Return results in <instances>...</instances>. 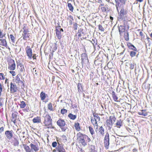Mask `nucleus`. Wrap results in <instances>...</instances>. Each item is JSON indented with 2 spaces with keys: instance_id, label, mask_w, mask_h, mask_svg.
Instances as JSON below:
<instances>
[{
  "instance_id": "4c0bfd02",
  "label": "nucleus",
  "mask_w": 152,
  "mask_h": 152,
  "mask_svg": "<svg viewBox=\"0 0 152 152\" xmlns=\"http://www.w3.org/2000/svg\"><path fill=\"white\" fill-rule=\"evenodd\" d=\"M129 33L128 32H127L126 35H125L124 36V38L125 39L126 41H128L129 40Z\"/></svg>"
},
{
  "instance_id": "a19ab883",
  "label": "nucleus",
  "mask_w": 152,
  "mask_h": 152,
  "mask_svg": "<svg viewBox=\"0 0 152 152\" xmlns=\"http://www.w3.org/2000/svg\"><path fill=\"white\" fill-rule=\"evenodd\" d=\"M5 78L3 74L2 73H0V79L1 80H4Z\"/></svg>"
},
{
  "instance_id": "8fccbe9b",
  "label": "nucleus",
  "mask_w": 152,
  "mask_h": 152,
  "mask_svg": "<svg viewBox=\"0 0 152 152\" xmlns=\"http://www.w3.org/2000/svg\"><path fill=\"white\" fill-rule=\"evenodd\" d=\"M91 122L93 124H94L96 122H97L94 119H91Z\"/></svg>"
},
{
  "instance_id": "09e8293b",
  "label": "nucleus",
  "mask_w": 152,
  "mask_h": 152,
  "mask_svg": "<svg viewBox=\"0 0 152 152\" xmlns=\"http://www.w3.org/2000/svg\"><path fill=\"white\" fill-rule=\"evenodd\" d=\"M134 66L133 64H130V69H132L134 68Z\"/></svg>"
},
{
  "instance_id": "473e14b6",
  "label": "nucleus",
  "mask_w": 152,
  "mask_h": 152,
  "mask_svg": "<svg viewBox=\"0 0 152 152\" xmlns=\"http://www.w3.org/2000/svg\"><path fill=\"white\" fill-rule=\"evenodd\" d=\"M48 109L50 110H53V107L52 106V104L50 103H49L48 106Z\"/></svg>"
},
{
  "instance_id": "052dcab7",
  "label": "nucleus",
  "mask_w": 152,
  "mask_h": 152,
  "mask_svg": "<svg viewBox=\"0 0 152 152\" xmlns=\"http://www.w3.org/2000/svg\"><path fill=\"white\" fill-rule=\"evenodd\" d=\"M150 36H151V37L152 38V33L151 34Z\"/></svg>"
},
{
  "instance_id": "f257e3e1",
  "label": "nucleus",
  "mask_w": 152,
  "mask_h": 152,
  "mask_svg": "<svg viewBox=\"0 0 152 152\" xmlns=\"http://www.w3.org/2000/svg\"><path fill=\"white\" fill-rule=\"evenodd\" d=\"M51 120V117L49 115H46L45 116L44 123L45 125L48 128H50L52 127Z\"/></svg>"
},
{
  "instance_id": "423d86ee",
  "label": "nucleus",
  "mask_w": 152,
  "mask_h": 152,
  "mask_svg": "<svg viewBox=\"0 0 152 152\" xmlns=\"http://www.w3.org/2000/svg\"><path fill=\"white\" fill-rule=\"evenodd\" d=\"M8 69L10 70H14L15 69V64L14 60H12L9 64Z\"/></svg>"
},
{
  "instance_id": "e2e57ef3",
  "label": "nucleus",
  "mask_w": 152,
  "mask_h": 152,
  "mask_svg": "<svg viewBox=\"0 0 152 152\" xmlns=\"http://www.w3.org/2000/svg\"><path fill=\"white\" fill-rule=\"evenodd\" d=\"M121 12H122V10H121Z\"/></svg>"
},
{
  "instance_id": "dca6fc26",
  "label": "nucleus",
  "mask_w": 152,
  "mask_h": 152,
  "mask_svg": "<svg viewBox=\"0 0 152 152\" xmlns=\"http://www.w3.org/2000/svg\"><path fill=\"white\" fill-rule=\"evenodd\" d=\"M56 36L58 37V38L60 39L61 38V33L60 31H59L58 30H57V29H56Z\"/></svg>"
},
{
  "instance_id": "603ef678",
  "label": "nucleus",
  "mask_w": 152,
  "mask_h": 152,
  "mask_svg": "<svg viewBox=\"0 0 152 152\" xmlns=\"http://www.w3.org/2000/svg\"><path fill=\"white\" fill-rule=\"evenodd\" d=\"M75 27H74V29L75 30H76L77 29V24L76 23H75Z\"/></svg>"
},
{
  "instance_id": "3c124183",
  "label": "nucleus",
  "mask_w": 152,
  "mask_h": 152,
  "mask_svg": "<svg viewBox=\"0 0 152 152\" xmlns=\"http://www.w3.org/2000/svg\"><path fill=\"white\" fill-rule=\"evenodd\" d=\"M4 128L3 127H1L0 128V133L1 132L4 131Z\"/></svg>"
},
{
  "instance_id": "bf43d9fd",
  "label": "nucleus",
  "mask_w": 152,
  "mask_h": 152,
  "mask_svg": "<svg viewBox=\"0 0 152 152\" xmlns=\"http://www.w3.org/2000/svg\"><path fill=\"white\" fill-rule=\"evenodd\" d=\"M110 18L111 20H113V18L111 16H110Z\"/></svg>"
},
{
  "instance_id": "a18cd8bd",
  "label": "nucleus",
  "mask_w": 152,
  "mask_h": 152,
  "mask_svg": "<svg viewBox=\"0 0 152 152\" xmlns=\"http://www.w3.org/2000/svg\"><path fill=\"white\" fill-rule=\"evenodd\" d=\"M10 73L13 76H15L16 75L15 72L13 71H10Z\"/></svg>"
},
{
  "instance_id": "c9c22d12",
  "label": "nucleus",
  "mask_w": 152,
  "mask_h": 152,
  "mask_svg": "<svg viewBox=\"0 0 152 152\" xmlns=\"http://www.w3.org/2000/svg\"><path fill=\"white\" fill-rule=\"evenodd\" d=\"M93 125H94V128H95L96 132H97V131L98 129L97 122H96L95 123L93 124Z\"/></svg>"
},
{
  "instance_id": "2f4dec72",
  "label": "nucleus",
  "mask_w": 152,
  "mask_h": 152,
  "mask_svg": "<svg viewBox=\"0 0 152 152\" xmlns=\"http://www.w3.org/2000/svg\"><path fill=\"white\" fill-rule=\"evenodd\" d=\"M10 38L11 39L12 41L13 42H15V37L12 34H10Z\"/></svg>"
},
{
  "instance_id": "72a5a7b5",
  "label": "nucleus",
  "mask_w": 152,
  "mask_h": 152,
  "mask_svg": "<svg viewBox=\"0 0 152 152\" xmlns=\"http://www.w3.org/2000/svg\"><path fill=\"white\" fill-rule=\"evenodd\" d=\"M80 143H81L82 145H83V146H85L86 145H87V143L85 142V140L81 141L80 142Z\"/></svg>"
},
{
  "instance_id": "bb28decb",
  "label": "nucleus",
  "mask_w": 152,
  "mask_h": 152,
  "mask_svg": "<svg viewBox=\"0 0 152 152\" xmlns=\"http://www.w3.org/2000/svg\"><path fill=\"white\" fill-rule=\"evenodd\" d=\"M121 124L122 123L120 120L117 121L116 123V126L118 128H120V127L121 126Z\"/></svg>"
},
{
  "instance_id": "ea45409f",
  "label": "nucleus",
  "mask_w": 152,
  "mask_h": 152,
  "mask_svg": "<svg viewBox=\"0 0 152 152\" xmlns=\"http://www.w3.org/2000/svg\"><path fill=\"white\" fill-rule=\"evenodd\" d=\"M99 30H100V31H104V28L102 27V25H99Z\"/></svg>"
},
{
  "instance_id": "680f3d73",
  "label": "nucleus",
  "mask_w": 152,
  "mask_h": 152,
  "mask_svg": "<svg viewBox=\"0 0 152 152\" xmlns=\"http://www.w3.org/2000/svg\"><path fill=\"white\" fill-rule=\"evenodd\" d=\"M121 12H122V10H121Z\"/></svg>"
},
{
  "instance_id": "393cba45",
  "label": "nucleus",
  "mask_w": 152,
  "mask_h": 152,
  "mask_svg": "<svg viewBox=\"0 0 152 152\" xmlns=\"http://www.w3.org/2000/svg\"><path fill=\"white\" fill-rule=\"evenodd\" d=\"M99 132L100 134L102 135H103L104 134V131L103 127L102 126H101L100 128L99 129Z\"/></svg>"
},
{
  "instance_id": "9b49d317",
  "label": "nucleus",
  "mask_w": 152,
  "mask_h": 152,
  "mask_svg": "<svg viewBox=\"0 0 152 152\" xmlns=\"http://www.w3.org/2000/svg\"><path fill=\"white\" fill-rule=\"evenodd\" d=\"M30 147L31 150H33L35 152L37 151L39 149L37 145H36L33 144H30Z\"/></svg>"
},
{
  "instance_id": "0eeeda50",
  "label": "nucleus",
  "mask_w": 152,
  "mask_h": 152,
  "mask_svg": "<svg viewBox=\"0 0 152 152\" xmlns=\"http://www.w3.org/2000/svg\"><path fill=\"white\" fill-rule=\"evenodd\" d=\"M116 120V118L114 117H110L109 119L107 120L106 122L107 123V125H112L115 122Z\"/></svg>"
},
{
  "instance_id": "39448f33",
  "label": "nucleus",
  "mask_w": 152,
  "mask_h": 152,
  "mask_svg": "<svg viewBox=\"0 0 152 152\" xmlns=\"http://www.w3.org/2000/svg\"><path fill=\"white\" fill-rule=\"evenodd\" d=\"M77 139L79 141V142L83 140L84 139H86V137H87L85 135H83L80 133H79L77 134Z\"/></svg>"
},
{
  "instance_id": "79ce46f5",
  "label": "nucleus",
  "mask_w": 152,
  "mask_h": 152,
  "mask_svg": "<svg viewBox=\"0 0 152 152\" xmlns=\"http://www.w3.org/2000/svg\"><path fill=\"white\" fill-rule=\"evenodd\" d=\"M67 112V110L65 109H62L61 110V113L62 114H65Z\"/></svg>"
},
{
  "instance_id": "f8f14e48",
  "label": "nucleus",
  "mask_w": 152,
  "mask_h": 152,
  "mask_svg": "<svg viewBox=\"0 0 152 152\" xmlns=\"http://www.w3.org/2000/svg\"><path fill=\"white\" fill-rule=\"evenodd\" d=\"M32 121L34 123H39L41 122V118L39 117H37L34 118L33 119Z\"/></svg>"
},
{
  "instance_id": "0e129e2a",
  "label": "nucleus",
  "mask_w": 152,
  "mask_h": 152,
  "mask_svg": "<svg viewBox=\"0 0 152 152\" xmlns=\"http://www.w3.org/2000/svg\"><path fill=\"white\" fill-rule=\"evenodd\" d=\"M147 38L148 39H149V38Z\"/></svg>"
},
{
  "instance_id": "a211bd4d",
  "label": "nucleus",
  "mask_w": 152,
  "mask_h": 152,
  "mask_svg": "<svg viewBox=\"0 0 152 152\" xmlns=\"http://www.w3.org/2000/svg\"><path fill=\"white\" fill-rule=\"evenodd\" d=\"M75 129L77 131H79L80 129V124L78 123H75Z\"/></svg>"
},
{
  "instance_id": "5701e85b",
  "label": "nucleus",
  "mask_w": 152,
  "mask_h": 152,
  "mask_svg": "<svg viewBox=\"0 0 152 152\" xmlns=\"http://www.w3.org/2000/svg\"><path fill=\"white\" fill-rule=\"evenodd\" d=\"M19 66L20 67L19 68V69L20 70V72H24L25 71V69L23 65L21 64H20L19 65Z\"/></svg>"
},
{
  "instance_id": "7c9ffc66",
  "label": "nucleus",
  "mask_w": 152,
  "mask_h": 152,
  "mask_svg": "<svg viewBox=\"0 0 152 152\" xmlns=\"http://www.w3.org/2000/svg\"><path fill=\"white\" fill-rule=\"evenodd\" d=\"M89 131L91 134L92 135H93L94 133V130L93 128L91 127V126L89 127Z\"/></svg>"
},
{
  "instance_id": "37998d69",
  "label": "nucleus",
  "mask_w": 152,
  "mask_h": 152,
  "mask_svg": "<svg viewBox=\"0 0 152 152\" xmlns=\"http://www.w3.org/2000/svg\"><path fill=\"white\" fill-rule=\"evenodd\" d=\"M5 35V34H2V32L0 30V38H3V37H4Z\"/></svg>"
},
{
  "instance_id": "1a4fd4ad",
  "label": "nucleus",
  "mask_w": 152,
  "mask_h": 152,
  "mask_svg": "<svg viewBox=\"0 0 152 152\" xmlns=\"http://www.w3.org/2000/svg\"><path fill=\"white\" fill-rule=\"evenodd\" d=\"M10 90L12 92H16L17 90V88L15 85L12 84V83L10 84Z\"/></svg>"
},
{
  "instance_id": "b1692460",
  "label": "nucleus",
  "mask_w": 152,
  "mask_h": 152,
  "mask_svg": "<svg viewBox=\"0 0 152 152\" xmlns=\"http://www.w3.org/2000/svg\"><path fill=\"white\" fill-rule=\"evenodd\" d=\"M68 116L72 120L75 119L76 118V116L75 115H73L71 113L69 114Z\"/></svg>"
},
{
  "instance_id": "7ed1b4c3",
  "label": "nucleus",
  "mask_w": 152,
  "mask_h": 152,
  "mask_svg": "<svg viewBox=\"0 0 152 152\" xmlns=\"http://www.w3.org/2000/svg\"><path fill=\"white\" fill-rule=\"evenodd\" d=\"M26 52L28 58L31 59L32 57V50L29 47L27 46L25 48Z\"/></svg>"
},
{
  "instance_id": "6e6d98bb",
  "label": "nucleus",
  "mask_w": 152,
  "mask_h": 152,
  "mask_svg": "<svg viewBox=\"0 0 152 152\" xmlns=\"http://www.w3.org/2000/svg\"><path fill=\"white\" fill-rule=\"evenodd\" d=\"M33 58V59H35V55L34 54L33 56L31 57V58Z\"/></svg>"
},
{
  "instance_id": "a878e982",
  "label": "nucleus",
  "mask_w": 152,
  "mask_h": 152,
  "mask_svg": "<svg viewBox=\"0 0 152 152\" xmlns=\"http://www.w3.org/2000/svg\"><path fill=\"white\" fill-rule=\"evenodd\" d=\"M68 6L69 10L72 12H73V7L72 4L70 3H68Z\"/></svg>"
},
{
  "instance_id": "2eb2a0df",
  "label": "nucleus",
  "mask_w": 152,
  "mask_h": 152,
  "mask_svg": "<svg viewBox=\"0 0 152 152\" xmlns=\"http://www.w3.org/2000/svg\"><path fill=\"white\" fill-rule=\"evenodd\" d=\"M1 41V45L5 47H6L7 45V41L5 39H0Z\"/></svg>"
},
{
  "instance_id": "c03bdc74",
  "label": "nucleus",
  "mask_w": 152,
  "mask_h": 152,
  "mask_svg": "<svg viewBox=\"0 0 152 152\" xmlns=\"http://www.w3.org/2000/svg\"><path fill=\"white\" fill-rule=\"evenodd\" d=\"M113 99L115 101H117V100L118 99V98L115 94H113Z\"/></svg>"
},
{
  "instance_id": "20e7f679",
  "label": "nucleus",
  "mask_w": 152,
  "mask_h": 152,
  "mask_svg": "<svg viewBox=\"0 0 152 152\" xmlns=\"http://www.w3.org/2000/svg\"><path fill=\"white\" fill-rule=\"evenodd\" d=\"M5 134L7 139H11L13 136V132L12 131H6L5 132Z\"/></svg>"
},
{
  "instance_id": "49530a36",
  "label": "nucleus",
  "mask_w": 152,
  "mask_h": 152,
  "mask_svg": "<svg viewBox=\"0 0 152 152\" xmlns=\"http://www.w3.org/2000/svg\"><path fill=\"white\" fill-rule=\"evenodd\" d=\"M57 143L56 142H53L52 144V146L54 147H55L57 146Z\"/></svg>"
},
{
  "instance_id": "6e6552de",
  "label": "nucleus",
  "mask_w": 152,
  "mask_h": 152,
  "mask_svg": "<svg viewBox=\"0 0 152 152\" xmlns=\"http://www.w3.org/2000/svg\"><path fill=\"white\" fill-rule=\"evenodd\" d=\"M20 75L18 74L15 77V83L18 85L22 84L23 82L21 81L20 80Z\"/></svg>"
},
{
  "instance_id": "f03ea898",
  "label": "nucleus",
  "mask_w": 152,
  "mask_h": 152,
  "mask_svg": "<svg viewBox=\"0 0 152 152\" xmlns=\"http://www.w3.org/2000/svg\"><path fill=\"white\" fill-rule=\"evenodd\" d=\"M57 123L58 125L61 128L62 131H64L66 130V128L64 127L65 125V122L64 120L60 119L58 121Z\"/></svg>"
},
{
  "instance_id": "5fc2aeb1",
  "label": "nucleus",
  "mask_w": 152,
  "mask_h": 152,
  "mask_svg": "<svg viewBox=\"0 0 152 152\" xmlns=\"http://www.w3.org/2000/svg\"><path fill=\"white\" fill-rule=\"evenodd\" d=\"M87 137V140L88 142H90L91 141V139H90V138L88 137V136Z\"/></svg>"
},
{
  "instance_id": "cd10ccee",
  "label": "nucleus",
  "mask_w": 152,
  "mask_h": 152,
  "mask_svg": "<svg viewBox=\"0 0 152 152\" xmlns=\"http://www.w3.org/2000/svg\"><path fill=\"white\" fill-rule=\"evenodd\" d=\"M28 34L26 32H24V34H23V37L24 39H26V38L28 37Z\"/></svg>"
},
{
  "instance_id": "58836bf2",
  "label": "nucleus",
  "mask_w": 152,
  "mask_h": 152,
  "mask_svg": "<svg viewBox=\"0 0 152 152\" xmlns=\"http://www.w3.org/2000/svg\"><path fill=\"white\" fill-rule=\"evenodd\" d=\"M78 89V91H81L82 90L81 88V85L80 83H78L77 85Z\"/></svg>"
},
{
  "instance_id": "ddd939ff",
  "label": "nucleus",
  "mask_w": 152,
  "mask_h": 152,
  "mask_svg": "<svg viewBox=\"0 0 152 152\" xmlns=\"http://www.w3.org/2000/svg\"><path fill=\"white\" fill-rule=\"evenodd\" d=\"M138 114L140 115H142L144 116H146L148 114L145 110H142L138 112Z\"/></svg>"
},
{
  "instance_id": "69168bd1",
  "label": "nucleus",
  "mask_w": 152,
  "mask_h": 152,
  "mask_svg": "<svg viewBox=\"0 0 152 152\" xmlns=\"http://www.w3.org/2000/svg\"><path fill=\"white\" fill-rule=\"evenodd\" d=\"M116 8H117V10H118V7H117Z\"/></svg>"
},
{
  "instance_id": "f704fd0d",
  "label": "nucleus",
  "mask_w": 152,
  "mask_h": 152,
  "mask_svg": "<svg viewBox=\"0 0 152 152\" xmlns=\"http://www.w3.org/2000/svg\"><path fill=\"white\" fill-rule=\"evenodd\" d=\"M104 140H109V134L108 133H107L105 135Z\"/></svg>"
},
{
  "instance_id": "4be33fe9",
  "label": "nucleus",
  "mask_w": 152,
  "mask_h": 152,
  "mask_svg": "<svg viewBox=\"0 0 152 152\" xmlns=\"http://www.w3.org/2000/svg\"><path fill=\"white\" fill-rule=\"evenodd\" d=\"M109 145V140H104V145L105 147L107 148H108Z\"/></svg>"
},
{
  "instance_id": "c756f323",
  "label": "nucleus",
  "mask_w": 152,
  "mask_h": 152,
  "mask_svg": "<svg viewBox=\"0 0 152 152\" xmlns=\"http://www.w3.org/2000/svg\"><path fill=\"white\" fill-rule=\"evenodd\" d=\"M58 150L59 152H65V149L62 147H59L58 149Z\"/></svg>"
},
{
  "instance_id": "13d9d810",
  "label": "nucleus",
  "mask_w": 152,
  "mask_h": 152,
  "mask_svg": "<svg viewBox=\"0 0 152 152\" xmlns=\"http://www.w3.org/2000/svg\"><path fill=\"white\" fill-rule=\"evenodd\" d=\"M140 34L141 36H142L143 35V33L142 32H140Z\"/></svg>"
},
{
  "instance_id": "e433bc0d",
  "label": "nucleus",
  "mask_w": 152,
  "mask_h": 152,
  "mask_svg": "<svg viewBox=\"0 0 152 152\" xmlns=\"http://www.w3.org/2000/svg\"><path fill=\"white\" fill-rule=\"evenodd\" d=\"M136 52L134 51H131L130 53V55L132 57L134 56L136 54Z\"/></svg>"
},
{
  "instance_id": "6ab92c4d",
  "label": "nucleus",
  "mask_w": 152,
  "mask_h": 152,
  "mask_svg": "<svg viewBox=\"0 0 152 152\" xmlns=\"http://www.w3.org/2000/svg\"><path fill=\"white\" fill-rule=\"evenodd\" d=\"M40 97L42 100H44L46 98V95L43 92H42L40 94Z\"/></svg>"
},
{
  "instance_id": "aec40b11",
  "label": "nucleus",
  "mask_w": 152,
  "mask_h": 152,
  "mask_svg": "<svg viewBox=\"0 0 152 152\" xmlns=\"http://www.w3.org/2000/svg\"><path fill=\"white\" fill-rule=\"evenodd\" d=\"M24 148L26 152H31V150L30 148L28 146L26 145H23Z\"/></svg>"
},
{
  "instance_id": "864d4df0",
  "label": "nucleus",
  "mask_w": 152,
  "mask_h": 152,
  "mask_svg": "<svg viewBox=\"0 0 152 152\" xmlns=\"http://www.w3.org/2000/svg\"><path fill=\"white\" fill-rule=\"evenodd\" d=\"M57 30H58L59 31H60V32L61 33V32H63V30L62 28H59L58 29H57Z\"/></svg>"
},
{
  "instance_id": "de8ad7c7",
  "label": "nucleus",
  "mask_w": 152,
  "mask_h": 152,
  "mask_svg": "<svg viewBox=\"0 0 152 152\" xmlns=\"http://www.w3.org/2000/svg\"><path fill=\"white\" fill-rule=\"evenodd\" d=\"M3 86L0 83V93H1L2 91Z\"/></svg>"
},
{
  "instance_id": "412c9836",
  "label": "nucleus",
  "mask_w": 152,
  "mask_h": 152,
  "mask_svg": "<svg viewBox=\"0 0 152 152\" xmlns=\"http://www.w3.org/2000/svg\"><path fill=\"white\" fill-rule=\"evenodd\" d=\"M94 119L96 121L98 122L100 121V118L96 114H94Z\"/></svg>"
},
{
  "instance_id": "9d476101",
  "label": "nucleus",
  "mask_w": 152,
  "mask_h": 152,
  "mask_svg": "<svg viewBox=\"0 0 152 152\" xmlns=\"http://www.w3.org/2000/svg\"><path fill=\"white\" fill-rule=\"evenodd\" d=\"M82 62H85L88 60V57L87 55L85 53H82L81 56Z\"/></svg>"
},
{
  "instance_id": "c85d7f7f",
  "label": "nucleus",
  "mask_w": 152,
  "mask_h": 152,
  "mask_svg": "<svg viewBox=\"0 0 152 152\" xmlns=\"http://www.w3.org/2000/svg\"><path fill=\"white\" fill-rule=\"evenodd\" d=\"M20 108H24L26 106V104L25 102L23 101L21 102L20 104Z\"/></svg>"
},
{
  "instance_id": "f3484780",
  "label": "nucleus",
  "mask_w": 152,
  "mask_h": 152,
  "mask_svg": "<svg viewBox=\"0 0 152 152\" xmlns=\"http://www.w3.org/2000/svg\"><path fill=\"white\" fill-rule=\"evenodd\" d=\"M125 28L123 26H120L119 27V31L120 34H121V33L125 31Z\"/></svg>"
},
{
  "instance_id": "4468645a",
  "label": "nucleus",
  "mask_w": 152,
  "mask_h": 152,
  "mask_svg": "<svg viewBox=\"0 0 152 152\" xmlns=\"http://www.w3.org/2000/svg\"><path fill=\"white\" fill-rule=\"evenodd\" d=\"M127 46L129 49L132 50L134 51H136L137 50L136 48L131 43L128 44Z\"/></svg>"
},
{
  "instance_id": "4d7b16f0",
  "label": "nucleus",
  "mask_w": 152,
  "mask_h": 152,
  "mask_svg": "<svg viewBox=\"0 0 152 152\" xmlns=\"http://www.w3.org/2000/svg\"><path fill=\"white\" fill-rule=\"evenodd\" d=\"M137 151V150L135 148H134L133 150V152H136Z\"/></svg>"
}]
</instances>
